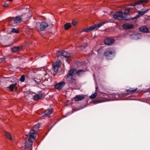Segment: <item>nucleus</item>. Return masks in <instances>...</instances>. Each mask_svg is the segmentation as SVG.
Here are the masks:
<instances>
[{
    "label": "nucleus",
    "mask_w": 150,
    "mask_h": 150,
    "mask_svg": "<svg viewBox=\"0 0 150 150\" xmlns=\"http://www.w3.org/2000/svg\"><path fill=\"white\" fill-rule=\"evenodd\" d=\"M84 72V71L83 70L80 69L77 71L75 69H71L64 79H66L68 81L74 82L75 80V78L77 74L79 75L80 73H83Z\"/></svg>",
    "instance_id": "nucleus-1"
},
{
    "label": "nucleus",
    "mask_w": 150,
    "mask_h": 150,
    "mask_svg": "<svg viewBox=\"0 0 150 150\" xmlns=\"http://www.w3.org/2000/svg\"><path fill=\"white\" fill-rule=\"evenodd\" d=\"M29 138L28 141H26L25 143L24 150H32V143L35 140L36 133L34 129L30 130L29 133Z\"/></svg>",
    "instance_id": "nucleus-2"
},
{
    "label": "nucleus",
    "mask_w": 150,
    "mask_h": 150,
    "mask_svg": "<svg viewBox=\"0 0 150 150\" xmlns=\"http://www.w3.org/2000/svg\"><path fill=\"white\" fill-rule=\"evenodd\" d=\"M28 13H26L21 16H19L12 18L10 21V24L13 26L18 25L21 22L22 19L26 20L28 19Z\"/></svg>",
    "instance_id": "nucleus-3"
},
{
    "label": "nucleus",
    "mask_w": 150,
    "mask_h": 150,
    "mask_svg": "<svg viewBox=\"0 0 150 150\" xmlns=\"http://www.w3.org/2000/svg\"><path fill=\"white\" fill-rule=\"evenodd\" d=\"M113 18L115 19H122V20H127L129 19L127 18L124 13L121 11L117 12L115 14L113 15Z\"/></svg>",
    "instance_id": "nucleus-4"
},
{
    "label": "nucleus",
    "mask_w": 150,
    "mask_h": 150,
    "mask_svg": "<svg viewBox=\"0 0 150 150\" xmlns=\"http://www.w3.org/2000/svg\"><path fill=\"white\" fill-rule=\"evenodd\" d=\"M57 54L58 55L62 56L66 58H67L66 60L68 62H69L71 60L70 55L67 52L58 50L57 52Z\"/></svg>",
    "instance_id": "nucleus-5"
},
{
    "label": "nucleus",
    "mask_w": 150,
    "mask_h": 150,
    "mask_svg": "<svg viewBox=\"0 0 150 150\" xmlns=\"http://www.w3.org/2000/svg\"><path fill=\"white\" fill-rule=\"evenodd\" d=\"M108 22H112V21H103L102 22H100L98 23L95 24L93 25L94 29L95 30H97L98 28L101 27L102 25H103L105 23Z\"/></svg>",
    "instance_id": "nucleus-6"
},
{
    "label": "nucleus",
    "mask_w": 150,
    "mask_h": 150,
    "mask_svg": "<svg viewBox=\"0 0 150 150\" xmlns=\"http://www.w3.org/2000/svg\"><path fill=\"white\" fill-rule=\"evenodd\" d=\"M64 82L62 81L61 82L56 83L54 86L55 88L58 90H60L65 85Z\"/></svg>",
    "instance_id": "nucleus-7"
},
{
    "label": "nucleus",
    "mask_w": 150,
    "mask_h": 150,
    "mask_svg": "<svg viewBox=\"0 0 150 150\" xmlns=\"http://www.w3.org/2000/svg\"><path fill=\"white\" fill-rule=\"evenodd\" d=\"M60 64V61H57L54 64L53 68L55 72L58 71Z\"/></svg>",
    "instance_id": "nucleus-8"
},
{
    "label": "nucleus",
    "mask_w": 150,
    "mask_h": 150,
    "mask_svg": "<svg viewBox=\"0 0 150 150\" xmlns=\"http://www.w3.org/2000/svg\"><path fill=\"white\" fill-rule=\"evenodd\" d=\"M105 45H111L112 43V38H107L104 40Z\"/></svg>",
    "instance_id": "nucleus-9"
},
{
    "label": "nucleus",
    "mask_w": 150,
    "mask_h": 150,
    "mask_svg": "<svg viewBox=\"0 0 150 150\" xmlns=\"http://www.w3.org/2000/svg\"><path fill=\"white\" fill-rule=\"evenodd\" d=\"M48 25L47 23L45 22H42L40 25V29L41 31H43L46 28L48 27Z\"/></svg>",
    "instance_id": "nucleus-10"
},
{
    "label": "nucleus",
    "mask_w": 150,
    "mask_h": 150,
    "mask_svg": "<svg viewBox=\"0 0 150 150\" xmlns=\"http://www.w3.org/2000/svg\"><path fill=\"white\" fill-rule=\"evenodd\" d=\"M84 98L85 95L81 94L76 95L74 97V100L76 101L82 100Z\"/></svg>",
    "instance_id": "nucleus-11"
},
{
    "label": "nucleus",
    "mask_w": 150,
    "mask_h": 150,
    "mask_svg": "<svg viewBox=\"0 0 150 150\" xmlns=\"http://www.w3.org/2000/svg\"><path fill=\"white\" fill-rule=\"evenodd\" d=\"M52 111L53 109L52 108L47 110H46L44 112V117H43V118H45V117L48 116L49 115H50L52 113Z\"/></svg>",
    "instance_id": "nucleus-12"
},
{
    "label": "nucleus",
    "mask_w": 150,
    "mask_h": 150,
    "mask_svg": "<svg viewBox=\"0 0 150 150\" xmlns=\"http://www.w3.org/2000/svg\"><path fill=\"white\" fill-rule=\"evenodd\" d=\"M95 30L93 25H92L86 28L83 29L81 31L82 32H89L91 31Z\"/></svg>",
    "instance_id": "nucleus-13"
},
{
    "label": "nucleus",
    "mask_w": 150,
    "mask_h": 150,
    "mask_svg": "<svg viewBox=\"0 0 150 150\" xmlns=\"http://www.w3.org/2000/svg\"><path fill=\"white\" fill-rule=\"evenodd\" d=\"M123 27L124 29H129L132 28L133 27V25L130 24L126 23L123 25Z\"/></svg>",
    "instance_id": "nucleus-14"
},
{
    "label": "nucleus",
    "mask_w": 150,
    "mask_h": 150,
    "mask_svg": "<svg viewBox=\"0 0 150 150\" xmlns=\"http://www.w3.org/2000/svg\"><path fill=\"white\" fill-rule=\"evenodd\" d=\"M42 79L41 78H37L35 79H33L32 80V81L35 82L36 84L38 85L40 84V83H42Z\"/></svg>",
    "instance_id": "nucleus-15"
},
{
    "label": "nucleus",
    "mask_w": 150,
    "mask_h": 150,
    "mask_svg": "<svg viewBox=\"0 0 150 150\" xmlns=\"http://www.w3.org/2000/svg\"><path fill=\"white\" fill-rule=\"evenodd\" d=\"M22 49V47L20 46L14 47L12 48V50L14 52H18Z\"/></svg>",
    "instance_id": "nucleus-16"
},
{
    "label": "nucleus",
    "mask_w": 150,
    "mask_h": 150,
    "mask_svg": "<svg viewBox=\"0 0 150 150\" xmlns=\"http://www.w3.org/2000/svg\"><path fill=\"white\" fill-rule=\"evenodd\" d=\"M148 0H140L136 2L134 4L132 5L133 6H135L137 5H140L142 4V2H147Z\"/></svg>",
    "instance_id": "nucleus-17"
},
{
    "label": "nucleus",
    "mask_w": 150,
    "mask_h": 150,
    "mask_svg": "<svg viewBox=\"0 0 150 150\" xmlns=\"http://www.w3.org/2000/svg\"><path fill=\"white\" fill-rule=\"evenodd\" d=\"M149 9H146L145 11H139L138 14L136 16V17H139L143 15L145 13H147Z\"/></svg>",
    "instance_id": "nucleus-18"
},
{
    "label": "nucleus",
    "mask_w": 150,
    "mask_h": 150,
    "mask_svg": "<svg viewBox=\"0 0 150 150\" xmlns=\"http://www.w3.org/2000/svg\"><path fill=\"white\" fill-rule=\"evenodd\" d=\"M139 30L141 32L146 33L148 32V29L146 26H143L139 28Z\"/></svg>",
    "instance_id": "nucleus-19"
},
{
    "label": "nucleus",
    "mask_w": 150,
    "mask_h": 150,
    "mask_svg": "<svg viewBox=\"0 0 150 150\" xmlns=\"http://www.w3.org/2000/svg\"><path fill=\"white\" fill-rule=\"evenodd\" d=\"M42 96V95L41 93L37 94L34 96H33V99L34 100H36L41 98Z\"/></svg>",
    "instance_id": "nucleus-20"
},
{
    "label": "nucleus",
    "mask_w": 150,
    "mask_h": 150,
    "mask_svg": "<svg viewBox=\"0 0 150 150\" xmlns=\"http://www.w3.org/2000/svg\"><path fill=\"white\" fill-rule=\"evenodd\" d=\"M17 84V83H14L11 84L9 86L7 87L11 91H12L15 88Z\"/></svg>",
    "instance_id": "nucleus-21"
},
{
    "label": "nucleus",
    "mask_w": 150,
    "mask_h": 150,
    "mask_svg": "<svg viewBox=\"0 0 150 150\" xmlns=\"http://www.w3.org/2000/svg\"><path fill=\"white\" fill-rule=\"evenodd\" d=\"M131 9V8H126L125 11L124 12V13L125 14V16L127 17V18H128L129 19V15L128 14V13L129 12L130 10Z\"/></svg>",
    "instance_id": "nucleus-22"
},
{
    "label": "nucleus",
    "mask_w": 150,
    "mask_h": 150,
    "mask_svg": "<svg viewBox=\"0 0 150 150\" xmlns=\"http://www.w3.org/2000/svg\"><path fill=\"white\" fill-rule=\"evenodd\" d=\"M5 134L7 137L11 140L13 139L12 137L11 134L8 132H5Z\"/></svg>",
    "instance_id": "nucleus-23"
},
{
    "label": "nucleus",
    "mask_w": 150,
    "mask_h": 150,
    "mask_svg": "<svg viewBox=\"0 0 150 150\" xmlns=\"http://www.w3.org/2000/svg\"><path fill=\"white\" fill-rule=\"evenodd\" d=\"M71 26V24L70 23H67L64 25V29L66 30H68Z\"/></svg>",
    "instance_id": "nucleus-24"
},
{
    "label": "nucleus",
    "mask_w": 150,
    "mask_h": 150,
    "mask_svg": "<svg viewBox=\"0 0 150 150\" xmlns=\"http://www.w3.org/2000/svg\"><path fill=\"white\" fill-rule=\"evenodd\" d=\"M11 32L15 33H19V31L17 29L13 28L11 30Z\"/></svg>",
    "instance_id": "nucleus-25"
},
{
    "label": "nucleus",
    "mask_w": 150,
    "mask_h": 150,
    "mask_svg": "<svg viewBox=\"0 0 150 150\" xmlns=\"http://www.w3.org/2000/svg\"><path fill=\"white\" fill-rule=\"evenodd\" d=\"M112 51H109V52H105L104 53V55L107 56L108 57V56H110V55H111L112 54Z\"/></svg>",
    "instance_id": "nucleus-26"
},
{
    "label": "nucleus",
    "mask_w": 150,
    "mask_h": 150,
    "mask_svg": "<svg viewBox=\"0 0 150 150\" xmlns=\"http://www.w3.org/2000/svg\"><path fill=\"white\" fill-rule=\"evenodd\" d=\"M97 96V93H95L91 95L89 97L91 99H93L95 98Z\"/></svg>",
    "instance_id": "nucleus-27"
},
{
    "label": "nucleus",
    "mask_w": 150,
    "mask_h": 150,
    "mask_svg": "<svg viewBox=\"0 0 150 150\" xmlns=\"http://www.w3.org/2000/svg\"><path fill=\"white\" fill-rule=\"evenodd\" d=\"M25 80V76L24 75H23L20 77V81L21 82H23Z\"/></svg>",
    "instance_id": "nucleus-28"
},
{
    "label": "nucleus",
    "mask_w": 150,
    "mask_h": 150,
    "mask_svg": "<svg viewBox=\"0 0 150 150\" xmlns=\"http://www.w3.org/2000/svg\"><path fill=\"white\" fill-rule=\"evenodd\" d=\"M137 89V88H135L134 89H133L132 88L130 89H127L126 90V91L127 92H132L134 91H135Z\"/></svg>",
    "instance_id": "nucleus-29"
},
{
    "label": "nucleus",
    "mask_w": 150,
    "mask_h": 150,
    "mask_svg": "<svg viewBox=\"0 0 150 150\" xmlns=\"http://www.w3.org/2000/svg\"><path fill=\"white\" fill-rule=\"evenodd\" d=\"M40 125L39 124L35 125L34 126V128L36 129H38L40 127Z\"/></svg>",
    "instance_id": "nucleus-30"
},
{
    "label": "nucleus",
    "mask_w": 150,
    "mask_h": 150,
    "mask_svg": "<svg viewBox=\"0 0 150 150\" xmlns=\"http://www.w3.org/2000/svg\"><path fill=\"white\" fill-rule=\"evenodd\" d=\"M3 6L4 7H7L8 6V4L6 2H4Z\"/></svg>",
    "instance_id": "nucleus-31"
},
{
    "label": "nucleus",
    "mask_w": 150,
    "mask_h": 150,
    "mask_svg": "<svg viewBox=\"0 0 150 150\" xmlns=\"http://www.w3.org/2000/svg\"><path fill=\"white\" fill-rule=\"evenodd\" d=\"M72 24L74 25H76L77 24V22L76 21H73L72 22Z\"/></svg>",
    "instance_id": "nucleus-32"
},
{
    "label": "nucleus",
    "mask_w": 150,
    "mask_h": 150,
    "mask_svg": "<svg viewBox=\"0 0 150 150\" xmlns=\"http://www.w3.org/2000/svg\"><path fill=\"white\" fill-rule=\"evenodd\" d=\"M102 102V101H101L100 100H98V101H93L92 102L94 103H101V102Z\"/></svg>",
    "instance_id": "nucleus-33"
},
{
    "label": "nucleus",
    "mask_w": 150,
    "mask_h": 150,
    "mask_svg": "<svg viewBox=\"0 0 150 150\" xmlns=\"http://www.w3.org/2000/svg\"><path fill=\"white\" fill-rule=\"evenodd\" d=\"M4 59V58H0V63L2 62Z\"/></svg>",
    "instance_id": "nucleus-34"
},
{
    "label": "nucleus",
    "mask_w": 150,
    "mask_h": 150,
    "mask_svg": "<svg viewBox=\"0 0 150 150\" xmlns=\"http://www.w3.org/2000/svg\"><path fill=\"white\" fill-rule=\"evenodd\" d=\"M147 9H145V8H142V9L141 11H146V10Z\"/></svg>",
    "instance_id": "nucleus-35"
},
{
    "label": "nucleus",
    "mask_w": 150,
    "mask_h": 150,
    "mask_svg": "<svg viewBox=\"0 0 150 150\" xmlns=\"http://www.w3.org/2000/svg\"><path fill=\"white\" fill-rule=\"evenodd\" d=\"M8 1H12L13 0H7Z\"/></svg>",
    "instance_id": "nucleus-36"
},
{
    "label": "nucleus",
    "mask_w": 150,
    "mask_h": 150,
    "mask_svg": "<svg viewBox=\"0 0 150 150\" xmlns=\"http://www.w3.org/2000/svg\"><path fill=\"white\" fill-rule=\"evenodd\" d=\"M113 43H114V42H115V40H114L113 39Z\"/></svg>",
    "instance_id": "nucleus-37"
},
{
    "label": "nucleus",
    "mask_w": 150,
    "mask_h": 150,
    "mask_svg": "<svg viewBox=\"0 0 150 150\" xmlns=\"http://www.w3.org/2000/svg\"><path fill=\"white\" fill-rule=\"evenodd\" d=\"M113 97H114V94H113ZM115 100L116 99H114V98H113V100Z\"/></svg>",
    "instance_id": "nucleus-38"
},
{
    "label": "nucleus",
    "mask_w": 150,
    "mask_h": 150,
    "mask_svg": "<svg viewBox=\"0 0 150 150\" xmlns=\"http://www.w3.org/2000/svg\"><path fill=\"white\" fill-rule=\"evenodd\" d=\"M96 89H98V88H97V87H96Z\"/></svg>",
    "instance_id": "nucleus-39"
},
{
    "label": "nucleus",
    "mask_w": 150,
    "mask_h": 150,
    "mask_svg": "<svg viewBox=\"0 0 150 150\" xmlns=\"http://www.w3.org/2000/svg\"><path fill=\"white\" fill-rule=\"evenodd\" d=\"M135 35V36H137L136 35Z\"/></svg>",
    "instance_id": "nucleus-40"
}]
</instances>
